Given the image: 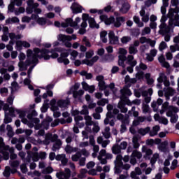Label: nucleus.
I'll list each match as a JSON object with an SVG mask.
<instances>
[{"mask_svg": "<svg viewBox=\"0 0 179 179\" xmlns=\"http://www.w3.org/2000/svg\"><path fill=\"white\" fill-rule=\"evenodd\" d=\"M117 120L121 121L122 124H129V115H124L122 113H118L117 115Z\"/></svg>", "mask_w": 179, "mask_h": 179, "instance_id": "obj_17", "label": "nucleus"}, {"mask_svg": "<svg viewBox=\"0 0 179 179\" xmlns=\"http://www.w3.org/2000/svg\"><path fill=\"white\" fill-rule=\"evenodd\" d=\"M142 152L143 153H145L147 156H150L151 155H153V151L148 148L146 146L143 145L142 147Z\"/></svg>", "mask_w": 179, "mask_h": 179, "instance_id": "obj_46", "label": "nucleus"}, {"mask_svg": "<svg viewBox=\"0 0 179 179\" xmlns=\"http://www.w3.org/2000/svg\"><path fill=\"white\" fill-rule=\"evenodd\" d=\"M141 94L143 97H148L149 96H152V94H153V90L150 88L147 91H143Z\"/></svg>", "mask_w": 179, "mask_h": 179, "instance_id": "obj_47", "label": "nucleus"}, {"mask_svg": "<svg viewBox=\"0 0 179 179\" xmlns=\"http://www.w3.org/2000/svg\"><path fill=\"white\" fill-rule=\"evenodd\" d=\"M9 164L13 169H17L19 166H20V160H13V161H9Z\"/></svg>", "mask_w": 179, "mask_h": 179, "instance_id": "obj_40", "label": "nucleus"}, {"mask_svg": "<svg viewBox=\"0 0 179 179\" xmlns=\"http://www.w3.org/2000/svg\"><path fill=\"white\" fill-rule=\"evenodd\" d=\"M167 24H166V23H161V24L159 25V29L160 30L159 31V34H167V33H169L170 29H168L166 28Z\"/></svg>", "mask_w": 179, "mask_h": 179, "instance_id": "obj_28", "label": "nucleus"}, {"mask_svg": "<svg viewBox=\"0 0 179 179\" xmlns=\"http://www.w3.org/2000/svg\"><path fill=\"white\" fill-rule=\"evenodd\" d=\"M167 145H169V143L167 141H164L158 146L159 150H160V152H164V153H166V152H167L168 150Z\"/></svg>", "mask_w": 179, "mask_h": 179, "instance_id": "obj_36", "label": "nucleus"}, {"mask_svg": "<svg viewBox=\"0 0 179 179\" xmlns=\"http://www.w3.org/2000/svg\"><path fill=\"white\" fill-rule=\"evenodd\" d=\"M83 8V7H82V6H79L78 3H75V2L73 3L71 6V9L73 15H78V13H82Z\"/></svg>", "mask_w": 179, "mask_h": 179, "instance_id": "obj_15", "label": "nucleus"}, {"mask_svg": "<svg viewBox=\"0 0 179 179\" xmlns=\"http://www.w3.org/2000/svg\"><path fill=\"white\" fill-rule=\"evenodd\" d=\"M103 171L99 174V178L100 179H106V177H109L108 174H106V173L110 172V166H105L103 168Z\"/></svg>", "mask_w": 179, "mask_h": 179, "instance_id": "obj_24", "label": "nucleus"}, {"mask_svg": "<svg viewBox=\"0 0 179 179\" xmlns=\"http://www.w3.org/2000/svg\"><path fill=\"white\" fill-rule=\"evenodd\" d=\"M129 87L125 86L122 90H120V100H127L128 97L127 96H131L132 92H131V90L128 88Z\"/></svg>", "mask_w": 179, "mask_h": 179, "instance_id": "obj_10", "label": "nucleus"}, {"mask_svg": "<svg viewBox=\"0 0 179 179\" xmlns=\"http://www.w3.org/2000/svg\"><path fill=\"white\" fill-rule=\"evenodd\" d=\"M127 64L130 66L127 68V72L132 73V72H134V66L137 64L136 60L134 59V57L132 55H129L127 57Z\"/></svg>", "mask_w": 179, "mask_h": 179, "instance_id": "obj_6", "label": "nucleus"}, {"mask_svg": "<svg viewBox=\"0 0 179 179\" xmlns=\"http://www.w3.org/2000/svg\"><path fill=\"white\" fill-rule=\"evenodd\" d=\"M121 22H122V23H124V22H125V17H116V22H113L114 26L117 28L121 27Z\"/></svg>", "mask_w": 179, "mask_h": 179, "instance_id": "obj_35", "label": "nucleus"}, {"mask_svg": "<svg viewBox=\"0 0 179 179\" xmlns=\"http://www.w3.org/2000/svg\"><path fill=\"white\" fill-rule=\"evenodd\" d=\"M131 8V6L128 3H124L122 5V8L120 10V12L122 13H128L129 9Z\"/></svg>", "mask_w": 179, "mask_h": 179, "instance_id": "obj_33", "label": "nucleus"}, {"mask_svg": "<svg viewBox=\"0 0 179 179\" xmlns=\"http://www.w3.org/2000/svg\"><path fill=\"white\" fill-rule=\"evenodd\" d=\"M6 130L8 131L7 135L9 138H12L13 136V129L12 128V126L8 124L6 127Z\"/></svg>", "mask_w": 179, "mask_h": 179, "instance_id": "obj_52", "label": "nucleus"}, {"mask_svg": "<svg viewBox=\"0 0 179 179\" xmlns=\"http://www.w3.org/2000/svg\"><path fill=\"white\" fill-rule=\"evenodd\" d=\"M108 87H109V89H110L111 92H113V94H115V96H117V92H118V89H117V87H115V84H114V83H112L110 85H108Z\"/></svg>", "mask_w": 179, "mask_h": 179, "instance_id": "obj_45", "label": "nucleus"}, {"mask_svg": "<svg viewBox=\"0 0 179 179\" xmlns=\"http://www.w3.org/2000/svg\"><path fill=\"white\" fill-rule=\"evenodd\" d=\"M15 112L16 114L19 115V117L21 118L22 122H23V120H26V118H24V117H26V112L19 109H16Z\"/></svg>", "mask_w": 179, "mask_h": 179, "instance_id": "obj_43", "label": "nucleus"}, {"mask_svg": "<svg viewBox=\"0 0 179 179\" xmlns=\"http://www.w3.org/2000/svg\"><path fill=\"white\" fill-rule=\"evenodd\" d=\"M159 131H160V126L159 125L154 126L151 130L150 128V131H149L150 136H156Z\"/></svg>", "mask_w": 179, "mask_h": 179, "instance_id": "obj_27", "label": "nucleus"}, {"mask_svg": "<svg viewBox=\"0 0 179 179\" xmlns=\"http://www.w3.org/2000/svg\"><path fill=\"white\" fill-rule=\"evenodd\" d=\"M81 76H85V79H92L93 78V74L92 73H87L86 71H82L80 72Z\"/></svg>", "mask_w": 179, "mask_h": 179, "instance_id": "obj_42", "label": "nucleus"}, {"mask_svg": "<svg viewBox=\"0 0 179 179\" xmlns=\"http://www.w3.org/2000/svg\"><path fill=\"white\" fill-rule=\"evenodd\" d=\"M99 56H94L90 60V63L88 64L89 66H93V65H94L95 62L96 61H99Z\"/></svg>", "mask_w": 179, "mask_h": 179, "instance_id": "obj_59", "label": "nucleus"}, {"mask_svg": "<svg viewBox=\"0 0 179 179\" xmlns=\"http://www.w3.org/2000/svg\"><path fill=\"white\" fill-rule=\"evenodd\" d=\"M80 114L82 115H89V108H87V106L84 105L83 106V109L80 112Z\"/></svg>", "mask_w": 179, "mask_h": 179, "instance_id": "obj_51", "label": "nucleus"}, {"mask_svg": "<svg viewBox=\"0 0 179 179\" xmlns=\"http://www.w3.org/2000/svg\"><path fill=\"white\" fill-rule=\"evenodd\" d=\"M96 80L99 82L98 87L99 88V90H101V91L106 90V89L108 87V85H106V81H104V76L101 75L97 76L96 77Z\"/></svg>", "mask_w": 179, "mask_h": 179, "instance_id": "obj_9", "label": "nucleus"}, {"mask_svg": "<svg viewBox=\"0 0 179 179\" xmlns=\"http://www.w3.org/2000/svg\"><path fill=\"white\" fill-rule=\"evenodd\" d=\"M108 99H102L97 102V104H98V106H106V104H108Z\"/></svg>", "mask_w": 179, "mask_h": 179, "instance_id": "obj_63", "label": "nucleus"}, {"mask_svg": "<svg viewBox=\"0 0 179 179\" xmlns=\"http://www.w3.org/2000/svg\"><path fill=\"white\" fill-rule=\"evenodd\" d=\"M179 109L176 106H171L168 108V111L166 112L167 117H173L174 114L178 113Z\"/></svg>", "mask_w": 179, "mask_h": 179, "instance_id": "obj_22", "label": "nucleus"}, {"mask_svg": "<svg viewBox=\"0 0 179 179\" xmlns=\"http://www.w3.org/2000/svg\"><path fill=\"white\" fill-rule=\"evenodd\" d=\"M82 87L85 92H89V93H94V90H96V88L94 85H87V83L83 81L82 83Z\"/></svg>", "mask_w": 179, "mask_h": 179, "instance_id": "obj_18", "label": "nucleus"}, {"mask_svg": "<svg viewBox=\"0 0 179 179\" xmlns=\"http://www.w3.org/2000/svg\"><path fill=\"white\" fill-rule=\"evenodd\" d=\"M129 118V117H138L139 115V112L136 111V108L133 106L130 110L128 111Z\"/></svg>", "mask_w": 179, "mask_h": 179, "instance_id": "obj_37", "label": "nucleus"}, {"mask_svg": "<svg viewBox=\"0 0 179 179\" xmlns=\"http://www.w3.org/2000/svg\"><path fill=\"white\" fill-rule=\"evenodd\" d=\"M157 82L164 83L165 87H169L170 86V80H169V78H167V76H166V73H159Z\"/></svg>", "mask_w": 179, "mask_h": 179, "instance_id": "obj_8", "label": "nucleus"}, {"mask_svg": "<svg viewBox=\"0 0 179 179\" xmlns=\"http://www.w3.org/2000/svg\"><path fill=\"white\" fill-rule=\"evenodd\" d=\"M57 104L58 107H60V108H68V106L71 104V100L69 98L60 99L57 101Z\"/></svg>", "mask_w": 179, "mask_h": 179, "instance_id": "obj_14", "label": "nucleus"}, {"mask_svg": "<svg viewBox=\"0 0 179 179\" xmlns=\"http://www.w3.org/2000/svg\"><path fill=\"white\" fill-rule=\"evenodd\" d=\"M131 157H134L135 159H142V152H141L136 150H134L132 152Z\"/></svg>", "mask_w": 179, "mask_h": 179, "instance_id": "obj_41", "label": "nucleus"}, {"mask_svg": "<svg viewBox=\"0 0 179 179\" xmlns=\"http://www.w3.org/2000/svg\"><path fill=\"white\" fill-rule=\"evenodd\" d=\"M64 150H65L66 153H67L68 155H71V153L78 152V150H79V148H76V147L73 148L71 145H67L65 147Z\"/></svg>", "mask_w": 179, "mask_h": 179, "instance_id": "obj_26", "label": "nucleus"}, {"mask_svg": "<svg viewBox=\"0 0 179 179\" xmlns=\"http://www.w3.org/2000/svg\"><path fill=\"white\" fill-rule=\"evenodd\" d=\"M36 22L41 26H44V24L47 23V20L45 17H38Z\"/></svg>", "mask_w": 179, "mask_h": 179, "instance_id": "obj_60", "label": "nucleus"}, {"mask_svg": "<svg viewBox=\"0 0 179 179\" xmlns=\"http://www.w3.org/2000/svg\"><path fill=\"white\" fill-rule=\"evenodd\" d=\"M111 118H114V115H113V113H107L106 117L103 121L104 125H108L109 124L110 127H114V125H115V122L114 121V120H111Z\"/></svg>", "mask_w": 179, "mask_h": 179, "instance_id": "obj_13", "label": "nucleus"}, {"mask_svg": "<svg viewBox=\"0 0 179 179\" xmlns=\"http://www.w3.org/2000/svg\"><path fill=\"white\" fill-rule=\"evenodd\" d=\"M124 82L127 85L128 87H131V85H135L138 80L136 78H131L129 75L126 76L124 78Z\"/></svg>", "mask_w": 179, "mask_h": 179, "instance_id": "obj_23", "label": "nucleus"}, {"mask_svg": "<svg viewBox=\"0 0 179 179\" xmlns=\"http://www.w3.org/2000/svg\"><path fill=\"white\" fill-rule=\"evenodd\" d=\"M117 108L120 109V113H122L123 114H126V113H128V108L125 106V103L122 101H120L117 104Z\"/></svg>", "mask_w": 179, "mask_h": 179, "instance_id": "obj_32", "label": "nucleus"}, {"mask_svg": "<svg viewBox=\"0 0 179 179\" xmlns=\"http://www.w3.org/2000/svg\"><path fill=\"white\" fill-rule=\"evenodd\" d=\"M92 126H93V128H92L93 132H94V134H97V132H99V131H100V126H99V122H95L92 124Z\"/></svg>", "mask_w": 179, "mask_h": 179, "instance_id": "obj_54", "label": "nucleus"}, {"mask_svg": "<svg viewBox=\"0 0 179 179\" xmlns=\"http://www.w3.org/2000/svg\"><path fill=\"white\" fill-rule=\"evenodd\" d=\"M17 170L15 169H10V166H6L4 169V171L3 172V176H4L6 178H9L10 177V173L12 174H15Z\"/></svg>", "mask_w": 179, "mask_h": 179, "instance_id": "obj_19", "label": "nucleus"}, {"mask_svg": "<svg viewBox=\"0 0 179 179\" xmlns=\"http://www.w3.org/2000/svg\"><path fill=\"white\" fill-rule=\"evenodd\" d=\"M58 138V135L57 134H51L50 133L46 134L45 136V140L43 141L44 145H48L51 143V142H55L57 138Z\"/></svg>", "mask_w": 179, "mask_h": 179, "instance_id": "obj_12", "label": "nucleus"}, {"mask_svg": "<svg viewBox=\"0 0 179 179\" xmlns=\"http://www.w3.org/2000/svg\"><path fill=\"white\" fill-rule=\"evenodd\" d=\"M62 146V141L61 139L58 138L54 141L53 145L52 147V150L53 152H57V150H59L61 147Z\"/></svg>", "mask_w": 179, "mask_h": 179, "instance_id": "obj_20", "label": "nucleus"}, {"mask_svg": "<svg viewBox=\"0 0 179 179\" xmlns=\"http://www.w3.org/2000/svg\"><path fill=\"white\" fill-rule=\"evenodd\" d=\"M9 145H6L5 143L3 142V138L0 137V152L4 150V149H8Z\"/></svg>", "mask_w": 179, "mask_h": 179, "instance_id": "obj_50", "label": "nucleus"}, {"mask_svg": "<svg viewBox=\"0 0 179 179\" xmlns=\"http://www.w3.org/2000/svg\"><path fill=\"white\" fill-rule=\"evenodd\" d=\"M15 45H30V43L24 41H15Z\"/></svg>", "mask_w": 179, "mask_h": 179, "instance_id": "obj_61", "label": "nucleus"}, {"mask_svg": "<svg viewBox=\"0 0 179 179\" xmlns=\"http://www.w3.org/2000/svg\"><path fill=\"white\" fill-rule=\"evenodd\" d=\"M110 131V127L106 126L104 128L103 131H102V134L106 139H110V138H111V131Z\"/></svg>", "mask_w": 179, "mask_h": 179, "instance_id": "obj_29", "label": "nucleus"}, {"mask_svg": "<svg viewBox=\"0 0 179 179\" xmlns=\"http://www.w3.org/2000/svg\"><path fill=\"white\" fill-rule=\"evenodd\" d=\"M80 157H82V154L80 153V152L77 151L75 155H72L71 160L73 162H78L79 159H80Z\"/></svg>", "mask_w": 179, "mask_h": 179, "instance_id": "obj_48", "label": "nucleus"}, {"mask_svg": "<svg viewBox=\"0 0 179 179\" xmlns=\"http://www.w3.org/2000/svg\"><path fill=\"white\" fill-rule=\"evenodd\" d=\"M112 152L113 155H121V148L120 147V144L116 143L112 147Z\"/></svg>", "mask_w": 179, "mask_h": 179, "instance_id": "obj_31", "label": "nucleus"}, {"mask_svg": "<svg viewBox=\"0 0 179 179\" xmlns=\"http://www.w3.org/2000/svg\"><path fill=\"white\" fill-rule=\"evenodd\" d=\"M57 61L60 64H62V62H63L64 64V65H68V64H69V59H68L65 57H62V56H60V57L57 58Z\"/></svg>", "mask_w": 179, "mask_h": 179, "instance_id": "obj_53", "label": "nucleus"}, {"mask_svg": "<svg viewBox=\"0 0 179 179\" xmlns=\"http://www.w3.org/2000/svg\"><path fill=\"white\" fill-rule=\"evenodd\" d=\"M129 41H131V37L129 36H123L121 38V42L122 44H127V43H129Z\"/></svg>", "mask_w": 179, "mask_h": 179, "instance_id": "obj_64", "label": "nucleus"}, {"mask_svg": "<svg viewBox=\"0 0 179 179\" xmlns=\"http://www.w3.org/2000/svg\"><path fill=\"white\" fill-rule=\"evenodd\" d=\"M118 58H119V60H118L119 66H122L123 69H124L125 64L124 62H125V61H127L128 58H127V57L124 55H119Z\"/></svg>", "mask_w": 179, "mask_h": 179, "instance_id": "obj_30", "label": "nucleus"}, {"mask_svg": "<svg viewBox=\"0 0 179 179\" xmlns=\"http://www.w3.org/2000/svg\"><path fill=\"white\" fill-rule=\"evenodd\" d=\"M173 94H176V90L170 87L166 89V91L164 93L166 100L167 101L170 100V96H173Z\"/></svg>", "mask_w": 179, "mask_h": 179, "instance_id": "obj_21", "label": "nucleus"}, {"mask_svg": "<svg viewBox=\"0 0 179 179\" xmlns=\"http://www.w3.org/2000/svg\"><path fill=\"white\" fill-rule=\"evenodd\" d=\"M9 93V90L6 87H2L0 89V94L1 96H8V94Z\"/></svg>", "mask_w": 179, "mask_h": 179, "instance_id": "obj_56", "label": "nucleus"}, {"mask_svg": "<svg viewBox=\"0 0 179 179\" xmlns=\"http://www.w3.org/2000/svg\"><path fill=\"white\" fill-rule=\"evenodd\" d=\"M115 164V174H120L122 173V155H118L116 156L114 161Z\"/></svg>", "mask_w": 179, "mask_h": 179, "instance_id": "obj_4", "label": "nucleus"}, {"mask_svg": "<svg viewBox=\"0 0 179 179\" xmlns=\"http://www.w3.org/2000/svg\"><path fill=\"white\" fill-rule=\"evenodd\" d=\"M99 19L101 22H103L106 26H110V24H113L115 22V18L114 16H110L108 18L107 15H101L99 16Z\"/></svg>", "mask_w": 179, "mask_h": 179, "instance_id": "obj_7", "label": "nucleus"}, {"mask_svg": "<svg viewBox=\"0 0 179 179\" xmlns=\"http://www.w3.org/2000/svg\"><path fill=\"white\" fill-rule=\"evenodd\" d=\"M129 54H136L138 52V48H136V46H130L129 48Z\"/></svg>", "mask_w": 179, "mask_h": 179, "instance_id": "obj_62", "label": "nucleus"}, {"mask_svg": "<svg viewBox=\"0 0 179 179\" xmlns=\"http://www.w3.org/2000/svg\"><path fill=\"white\" fill-rule=\"evenodd\" d=\"M85 121V129L91 133L92 132V128L90 127H92L93 124H94L96 122L93 121V118L90 115H85L84 117Z\"/></svg>", "mask_w": 179, "mask_h": 179, "instance_id": "obj_11", "label": "nucleus"}, {"mask_svg": "<svg viewBox=\"0 0 179 179\" xmlns=\"http://www.w3.org/2000/svg\"><path fill=\"white\" fill-rule=\"evenodd\" d=\"M79 87H80V84L78 83L71 87L70 92L72 93L73 99H80L85 94V91L83 90H79Z\"/></svg>", "mask_w": 179, "mask_h": 179, "instance_id": "obj_3", "label": "nucleus"}, {"mask_svg": "<svg viewBox=\"0 0 179 179\" xmlns=\"http://www.w3.org/2000/svg\"><path fill=\"white\" fill-rule=\"evenodd\" d=\"M132 143H133V148L134 149H138L139 146H141V144H139V136H134L132 138Z\"/></svg>", "mask_w": 179, "mask_h": 179, "instance_id": "obj_34", "label": "nucleus"}, {"mask_svg": "<svg viewBox=\"0 0 179 179\" xmlns=\"http://www.w3.org/2000/svg\"><path fill=\"white\" fill-rule=\"evenodd\" d=\"M88 23L90 29H100V25L97 24L96 20L92 17L90 18Z\"/></svg>", "mask_w": 179, "mask_h": 179, "instance_id": "obj_25", "label": "nucleus"}, {"mask_svg": "<svg viewBox=\"0 0 179 179\" xmlns=\"http://www.w3.org/2000/svg\"><path fill=\"white\" fill-rule=\"evenodd\" d=\"M142 110H143V113L144 114H148V113H150V108L149 107V105H148V104L143 103Z\"/></svg>", "mask_w": 179, "mask_h": 179, "instance_id": "obj_55", "label": "nucleus"}, {"mask_svg": "<svg viewBox=\"0 0 179 179\" xmlns=\"http://www.w3.org/2000/svg\"><path fill=\"white\" fill-rule=\"evenodd\" d=\"M145 120H146L145 117H138L135 120H134L133 122V125H134L135 127H137V125H139V124H141V122H145Z\"/></svg>", "mask_w": 179, "mask_h": 179, "instance_id": "obj_38", "label": "nucleus"}, {"mask_svg": "<svg viewBox=\"0 0 179 179\" xmlns=\"http://www.w3.org/2000/svg\"><path fill=\"white\" fill-rule=\"evenodd\" d=\"M149 131H150V127H148L145 128H141L138 129V133L140 135H142L143 136H145V135H146V134H149Z\"/></svg>", "mask_w": 179, "mask_h": 179, "instance_id": "obj_39", "label": "nucleus"}, {"mask_svg": "<svg viewBox=\"0 0 179 179\" xmlns=\"http://www.w3.org/2000/svg\"><path fill=\"white\" fill-rule=\"evenodd\" d=\"M54 171V169L51 166L46 167L42 171L43 174H51Z\"/></svg>", "mask_w": 179, "mask_h": 179, "instance_id": "obj_57", "label": "nucleus"}, {"mask_svg": "<svg viewBox=\"0 0 179 179\" xmlns=\"http://www.w3.org/2000/svg\"><path fill=\"white\" fill-rule=\"evenodd\" d=\"M5 150H1V151H0V153H1V155L3 156L4 160H9V152Z\"/></svg>", "mask_w": 179, "mask_h": 179, "instance_id": "obj_58", "label": "nucleus"}, {"mask_svg": "<svg viewBox=\"0 0 179 179\" xmlns=\"http://www.w3.org/2000/svg\"><path fill=\"white\" fill-rule=\"evenodd\" d=\"M61 49L55 48V50L50 51L47 49L40 50L38 48L34 49V52L31 50L27 51V59L25 62H19L18 68L21 72L23 71H27L28 66L37 64L38 59L44 58L45 60H48L50 58H58L59 55L57 52H59Z\"/></svg>", "mask_w": 179, "mask_h": 179, "instance_id": "obj_1", "label": "nucleus"}, {"mask_svg": "<svg viewBox=\"0 0 179 179\" xmlns=\"http://www.w3.org/2000/svg\"><path fill=\"white\" fill-rule=\"evenodd\" d=\"M23 124H27L29 128H33V127H37L40 124V119L32 117L31 119H22Z\"/></svg>", "mask_w": 179, "mask_h": 179, "instance_id": "obj_5", "label": "nucleus"}, {"mask_svg": "<svg viewBox=\"0 0 179 179\" xmlns=\"http://www.w3.org/2000/svg\"><path fill=\"white\" fill-rule=\"evenodd\" d=\"M57 40L61 43H64V45H80V44H79L78 42H76L73 44L71 43L72 40H76V34H72L71 36H69L60 34L57 36Z\"/></svg>", "mask_w": 179, "mask_h": 179, "instance_id": "obj_2", "label": "nucleus"}, {"mask_svg": "<svg viewBox=\"0 0 179 179\" xmlns=\"http://www.w3.org/2000/svg\"><path fill=\"white\" fill-rule=\"evenodd\" d=\"M174 13H179V8L176 7L175 8H170L169 12V17H173L174 16Z\"/></svg>", "mask_w": 179, "mask_h": 179, "instance_id": "obj_44", "label": "nucleus"}, {"mask_svg": "<svg viewBox=\"0 0 179 179\" xmlns=\"http://www.w3.org/2000/svg\"><path fill=\"white\" fill-rule=\"evenodd\" d=\"M108 38H109V43L110 44H118L120 43V41L118 39V36H115V34L114 31H110L108 34Z\"/></svg>", "mask_w": 179, "mask_h": 179, "instance_id": "obj_16", "label": "nucleus"}, {"mask_svg": "<svg viewBox=\"0 0 179 179\" xmlns=\"http://www.w3.org/2000/svg\"><path fill=\"white\" fill-rule=\"evenodd\" d=\"M145 78L147 80L148 85H153V83H155V80H153V78H150V73H147L145 75Z\"/></svg>", "mask_w": 179, "mask_h": 179, "instance_id": "obj_49", "label": "nucleus"}]
</instances>
